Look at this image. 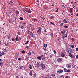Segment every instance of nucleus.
<instances>
[{
	"label": "nucleus",
	"instance_id": "obj_1",
	"mask_svg": "<svg viewBox=\"0 0 78 78\" xmlns=\"http://www.w3.org/2000/svg\"><path fill=\"white\" fill-rule=\"evenodd\" d=\"M40 66L42 69H44L45 68V65L43 63H41Z\"/></svg>",
	"mask_w": 78,
	"mask_h": 78
},
{
	"label": "nucleus",
	"instance_id": "obj_2",
	"mask_svg": "<svg viewBox=\"0 0 78 78\" xmlns=\"http://www.w3.org/2000/svg\"><path fill=\"white\" fill-rule=\"evenodd\" d=\"M67 52H68L69 54H72V49H69L68 51H67Z\"/></svg>",
	"mask_w": 78,
	"mask_h": 78
},
{
	"label": "nucleus",
	"instance_id": "obj_3",
	"mask_svg": "<svg viewBox=\"0 0 78 78\" xmlns=\"http://www.w3.org/2000/svg\"><path fill=\"white\" fill-rule=\"evenodd\" d=\"M66 67L67 68L70 69V68H71V65L69 64H68L66 65Z\"/></svg>",
	"mask_w": 78,
	"mask_h": 78
},
{
	"label": "nucleus",
	"instance_id": "obj_4",
	"mask_svg": "<svg viewBox=\"0 0 78 78\" xmlns=\"http://www.w3.org/2000/svg\"><path fill=\"white\" fill-rule=\"evenodd\" d=\"M37 33H38V34L40 35L41 34V33H42V31L41 30H37Z\"/></svg>",
	"mask_w": 78,
	"mask_h": 78
},
{
	"label": "nucleus",
	"instance_id": "obj_5",
	"mask_svg": "<svg viewBox=\"0 0 78 78\" xmlns=\"http://www.w3.org/2000/svg\"><path fill=\"white\" fill-rule=\"evenodd\" d=\"M26 12H27L28 13H31L32 12V11L30 9H28L26 11Z\"/></svg>",
	"mask_w": 78,
	"mask_h": 78
},
{
	"label": "nucleus",
	"instance_id": "obj_6",
	"mask_svg": "<svg viewBox=\"0 0 78 78\" xmlns=\"http://www.w3.org/2000/svg\"><path fill=\"white\" fill-rule=\"evenodd\" d=\"M62 61V59L61 58H59L57 60V61H58V62H59Z\"/></svg>",
	"mask_w": 78,
	"mask_h": 78
},
{
	"label": "nucleus",
	"instance_id": "obj_7",
	"mask_svg": "<svg viewBox=\"0 0 78 78\" xmlns=\"http://www.w3.org/2000/svg\"><path fill=\"white\" fill-rule=\"evenodd\" d=\"M69 56L70 57L72 58L74 57V56L73 55L71 54H69Z\"/></svg>",
	"mask_w": 78,
	"mask_h": 78
},
{
	"label": "nucleus",
	"instance_id": "obj_8",
	"mask_svg": "<svg viewBox=\"0 0 78 78\" xmlns=\"http://www.w3.org/2000/svg\"><path fill=\"white\" fill-rule=\"evenodd\" d=\"M29 67L30 69H33V66L31 64H30L29 65Z\"/></svg>",
	"mask_w": 78,
	"mask_h": 78
},
{
	"label": "nucleus",
	"instance_id": "obj_9",
	"mask_svg": "<svg viewBox=\"0 0 78 78\" xmlns=\"http://www.w3.org/2000/svg\"><path fill=\"white\" fill-rule=\"evenodd\" d=\"M64 72V71L63 70H61L58 71H57V72L58 73H62V72Z\"/></svg>",
	"mask_w": 78,
	"mask_h": 78
},
{
	"label": "nucleus",
	"instance_id": "obj_10",
	"mask_svg": "<svg viewBox=\"0 0 78 78\" xmlns=\"http://www.w3.org/2000/svg\"><path fill=\"white\" fill-rule=\"evenodd\" d=\"M66 31H67V30H66L63 31H62L61 32V33H62L63 34H64L66 33Z\"/></svg>",
	"mask_w": 78,
	"mask_h": 78
},
{
	"label": "nucleus",
	"instance_id": "obj_11",
	"mask_svg": "<svg viewBox=\"0 0 78 78\" xmlns=\"http://www.w3.org/2000/svg\"><path fill=\"white\" fill-rule=\"evenodd\" d=\"M37 68H39L40 67V64H39V62L37 63Z\"/></svg>",
	"mask_w": 78,
	"mask_h": 78
},
{
	"label": "nucleus",
	"instance_id": "obj_12",
	"mask_svg": "<svg viewBox=\"0 0 78 78\" xmlns=\"http://www.w3.org/2000/svg\"><path fill=\"white\" fill-rule=\"evenodd\" d=\"M30 36H31V37H33V33H32V32H30Z\"/></svg>",
	"mask_w": 78,
	"mask_h": 78
},
{
	"label": "nucleus",
	"instance_id": "obj_13",
	"mask_svg": "<svg viewBox=\"0 0 78 78\" xmlns=\"http://www.w3.org/2000/svg\"><path fill=\"white\" fill-rule=\"evenodd\" d=\"M65 55H64V53H62L61 54V56L62 57H64Z\"/></svg>",
	"mask_w": 78,
	"mask_h": 78
},
{
	"label": "nucleus",
	"instance_id": "obj_14",
	"mask_svg": "<svg viewBox=\"0 0 78 78\" xmlns=\"http://www.w3.org/2000/svg\"><path fill=\"white\" fill-rule=\"evenodd\" d=\"M25 59L26 61H28L29 60V57L27 56L26 57Z\"/></svg>",
	"mask_w": 78,
	"mask_h": 78
},
{
	"label": "nucleus",
	"instance_id": "obj_15",
	"mask_svg": "<svg viewBox=\"0 0 78 78\" xmlns=\"http://www.w3.org/2000/svg\"><path fill=\"white\" fill-rule=\"evenodd\" d=\"M51 76H53V77H54V78L55 77V74L54 73L51 74Z\"/></svg>",
	"mask_w": 78,
	"mask_h": 78
},
{
	"label": "nucleus",
	"instance_id": "obj_16",
	"mask_svg": "<svg viewBox=\"0 0 78 78\" xmlns=\"http://www.w3.org/2000/svg\"><path fill=\"white\" fill-rule=\"evenodd\" d=\"M15 14H19V12L18 11H17L16 12H15Z\"/></svg>",
	"mask_w": 78,
	"mask_h": 78
},
{
	"label": "nucleus",
	"instance_id": "obj_17",
	"mask_svg": "<svg viewBox=\"0 0 78 78\" xmlns=\"http://www.w3.org/2000/svg\"><path fill=\"white\" fill-rule=\"evenodd\" d=\"M64 72H67V69H66V68H64Z\"/></svg>",
	"mask_w": 78,
	"mask_h": 78
},
{
	"label": "nucleus",
	"instance_id": "obj_18",
	"mask_svg": "<svg viewBox=\"0 0 78 78\" xmlns=\"http://www.w3.org/2000/svg\"><path fill=\"white\" fill-rule=\"evenodd\" d=\"M4 54H5V53L4 52H2L1 53V54H0V56H2V55H3Z\"/></svg>",
	"mask_w": 78,
	"mask_h": 78
},
{
	"label": "nucleus",
	"instance_id": "obj_19",
	"mask_svg": "<svg viewBox=\"0 0 78 78\" xmlns=\"http://www.w3.org/2000/svg\"><path fill=\"white\" fill-rule=\"evenodd\" d=\"M18 58V55H17V54H15V58L16 59H17Z\"/></svg>",
	"mask_w": 78,
	"mask_h": 78
},
{
	"label": "nucleus",
	"instance_id": "obj_20",
	"mask_svg": "<svg viewBox=\"0 0 78 78\" xmlns=\"http://www.w3.org/2000/svg\"><path fill=\"white\" fill-rule=\"evenodd\" d=\"M15 40H16V41H18L19 37H16V38H15Z\"/></svg>",
	"mask_w": 78,
	"mask_h": 78
},
{
	"label": "nucleus",
	"instance_id": "obj_21",
	"mask_svg": "<svg viewBox=\"0 0 78 78\" xmlns=\"http://www.w3.org/2000/svg\"><path fill=\"white\" fill-rule=\"evenodd\" d=\"M20 20H23V18L20 17Z\"/></svg>",
	"mask_w": 78,
	"mask_h": 78
},
{
	"label": "nucleus",
	"instance_id": "obj_22",
	"mask_svg": "<svg viewBox=\"0 0 78 78\" xmlns=\"http://www.w3.org/2000/svg\"><path fill=\"white\" fill-rule=\"evenodd\" d=\"M63 22L64 23H67V20H63Z\"/></svg>",
	"mask_w": 78,
	"mask_h": 78
},
{
	"label": "nucleus",
	"instance_id": "obj_23",
	"mask_svg": "<svg viewBox=\"0 0 78 78\" xmlns=\"http://www.w3.org/2000/svg\"><path fill=\"white\" fill-rule=\"evenodd\" d=\"M33 72H32V71H30V75H31V76H32V75H33Z\"/></svg>",
	"mask_w": 78,
	"mask_h": 78
},
{
	"label": "nucleus",
	"instance_id": "obj_24",
	"mask_svg": "<svg viewBox=\"0 0 78 78\" xmlns=\"http://www.w3.org/2000/svg\"><path fill=\"white\" fill-rule=\"evenodd\" d=\"M37 59H39V60H41V59H42V58H41L40 57H37Z\"/></svg>",
	"mask_w": 78,
	"mask_h": 78
},
{
	"label": "nucleus",
	"instance_id": "obj_25",
	"mask_svg": "<svg viewBox=\"0 0 78 78\" xmlns=\"http://www.w3.org/2000/svg\"><path fill=\"white\" fill-rule=\"evenodd\" d=\"M3 62H0V65L1 66H2V65H3Z\"/></svg>",
	"mask_w": 78,
	"mask_h": 78
},
{
	"label": "nucleus",
	"instance_id": "obj_26",
	"mask_svg": "<svg viewBox=\"0 0 78 78\" xmlns=\"http://www.w3.org/2000/svg\"><path fill=\"white\" fill-rule=\"evenodd\" d=\"M43 46L44 47L46 48L47 46V45L46 44H44V45Z\"/></svg>",
	"mask_w": 78,
	"mask_h": 78
},
{
	"label": "nucleus",
	"instance_id": "obj_27",
	"mask_svg": "<svg viewBox=\"0 0 78 78\" xmlns=\"http://www.w3.org/2000/svg\"><path fill=\"white\" fill-rule=\"evenodd\" d=\"M20 28H21V29H23L24 28V27L23 26H21L20 27Z\"/></svg>",
	"mask_w": 78,
	"mask_h": 78
},
{
	"label": "nucleus",
	"instance_id": "obj_28",
	"mask_svg": "<svg viewBox=\"0 0 78 78\" xmlns=\"http://www.w3.org/2000/svg\"><path fill=\"white\" fill-rule=\"evenodd\" d=\"M70 47H72L73 48H74V45H70Z\"/></svg>",
	"mask_w": 78,
	"mask_h": 78
},
{
	"label": "nucleus",
	"instance_id": "obj_29",
	"mask_svg": "<svg viewBox=\"0 0 78 78\" xmlns=\"http://www.w3.org/2000/svg\"><path fill=\"white\" fill-rule=\"evenodd\" d=\"M33 30H34V27H31L32 31H33Z\"/></svg>",
	"mask_w": 78,
	"mask_h": 78
},
{
	"label": "nucleus",
	"instance_id": "obj_30",
	"mask_svg": "<svg viewBox=\"0 0 78 78\" xmlns=\"http://www.w3.org/2000/svg\"><path fill=\"white\" fill-rule=\"evenodd\" d=\"M54 53L55 55L56 54V51L55 50H54Z\"/></svg>",
	"mask_w": 78,
	"mask_h": 78
},
{
	"label": "nucleus",
	"instance_id": "obj_31",
	"mask_svg": "<svg viewBox=\"0 0 78 78\" xmlns=\"http://www.w3.org/2000/svg\"><path fill=\"white\" fill-rule=\"evenodd\" d=\"M38 30H42V28H41V27H39L38 28Z\"/></svg>",
	"mask_w": 78,
	"mask_h": 78
},
{
	"label": "nucleus",
	"instance_id": "obj_32",
	"mask_svg": "<svg viewBox=\"0 0 78 78\" xmlns=\"http://www.w3.org/2000/svg\"><path fill=\"white\" fill-rule=\"evenodd\" d=\"M25 51L24 50L22 51H21L22 53H25Z\"/></svg>",
	"mask_w": 78,
	"mask_h": 78
},
{
	"label": "nucleus",
	"instance_id": "obj_33",
	"mask_svg": "<svg viewBox=\"0 0 78 78\" xmlns=\"http://www.w3.org/2000/svg\"><path fill=\"white\" fill-rule=\"evenodd\" d=\"M64 28H68V26L65 25L64 26Z\"/></svg>",
	"mask_w": 78,
	"mask_h": 78
},
{
	"label": "nucleus",
	"instance_id": "obj_34",
	"mask_svg": "<svg viewBox=\"0 0 78 78\" xmlns=\"http://www.w3.org/2000/svg\"><path fill=\"white\" fill-rule=\"evenodd\" d=\"M50 23L51 24H52V25H55V24L53 23L52 22H50Z\"/></svg>",
	"mask_w": 78,
	"mask_h": 78
},
{
	"label": "nucleus",
	"instance_id": "obj_35",
	"mask_svg": "<svg viewBox=\"0 0 78 78\" xmlns=\"http://www.w3.org/2000/svg\"><path fill=\"white\" fill-rule=\"evenodd\" d=\"M51 36L52 37L53 36V33H51L50 34Z\"/></svg>",
	"mask_w": 78,
	"mask_h": 78
},
{
	"label": "nucleus",
	"instance_id": "obj_36",
	"mask_svg": "<svg viewBox=\"0 0 78 78\" xmlns=\"http://www.w3.org/2000/svg\"><path fill=\"white\" fill-rule=\"evenodd\" d=\"M27 28H28L29 30H31V27H27Z\"/></svg>",
	"mask_w": 78,
	"mask_h": 78
},
{
	"label": "nucleus",
	"instance_id": "obj_37",
	"mask_svg": "<svg viewBox=\"0 0 78 78\" xmlns=\"http://www.w3.org/2000/svg\"><path fill=\"white\" fill-rule=\"evenodd\" d=\"M60 40H61V38H60L59 37H58V41H60Z\"/></svg>",
	"mask_w": 78,
	"mask_h": 78
},
{
	"label": "nucleus",
	"instance_id": "obj_38",
	"mask_svg": "<svg viewBox=\"0 0 78 78\" xmlns=\"http://www.w3.org/2000/svg\"><path fill=\"white\" fill-rule=\"evenodd\" d=\"M71 40L72 41H75V39L73 38H72Z\"/></svg>",
	"mask_w": 78,
	"mask_h": 78
},
{
	"label": "nucleus",
	"instance_id": "obj_39",
	"mask_svg": "<svg viewBox=\"0 0 78 78\" xmlns=\"http://www.w3.org/2000/svg\"><path fill=\"white\" fill-rule=\"evenodd\" d=\"M52 57H53V55H51L50 56V58H51Z\"/></svg>",
	"mask_w": 78,
	"mask_h": 78
},
{
	"label": "nucleus",
	"instance_id": "obj_40",
	"mask_svg": "<svg viewBox=\"0 0 78 78\" xmlns=\"http://www.w3.org/2000/svg\"><path fill=\"white\" fill-rule=\"evenodd\" d=\"M8 44H9V43H7V44H5L6 46H8Z\"/></svg>",
	"mask_w": 78,
	"mask_h": 78
},
{
	"label": "nucleus",
	"instance_id": "obj_41",
	"mask_svg": "<svg viewBox=\"0 0 78 78\" xmlns=\"http://www.w3.org/2000/svg\"><path fill=\"white\" fill-rule=\"evenodd\" d=\"M15 40V39L14 38L12 39V41H13L14 42V41Z\"/></svg>",
	"mask_w": 78,
	"mask_h": 78
},
{
	"label": "nucleus",
	"instance_id": "obj_42",
	"mask_svg": "<svg viewBox=\"0 0 78 78\" xmlns=\"http://www.w3.org/2000/svg\"><path fill=\"white\" fill-rule=\"evenodd\" d=\"M28 42H29V41H27V42L25 43V44H28Z\"/></svg>",
	"mask_w": 78,
	"mask_h": 78
},
{
	"label": "nucleus",
	"instance_id": "obj_43",
	"mask_svg": "<svg viewBox=\"0 0 78 78\" xmlns=\"http://www.w3.org/2000/svg\"><path fill=\"white\" fill-rule=\"evenodd\" d=\"M76 51H78V48H77L76 50Z\"/></svg>",
	"mask_w": 78,
	"mask_h": 78
},
{
	"label": "nucleus",
	"instance_id": "obj_44",
	"mask_svg": "<svg viewBox=\"0 0 78 78\" xmlns=\"http://www.w3.org/2000/svg\"><path fill=\"white\" fill-rule=\"evenodd\" d=\"M21 59V58H18V60L19 61H20V60Z\"/></svg>",
	"mask_w": 78,
	"mask_h": 78
},
{
	"label": "nucleus",
	"instance_id": "obj_45",
	"mask_svg": "<svg viewBox=\"0 0 78 78\" xmlns=\"http://www.w3.org/2000/svg\"><path fill=\"white\" fill-rule=\"evenodd\" d=\"M55 12H58V9H57L55 11Z\"/></svg>",
	"mask_w": 78,
	"mask_h": 78
},
{
	"label": "nucleus",
	"instance_id": "obj_46",
	"mask_svg": "<svg viewBox=\"0 0 78 78\" xmlns=\"http://www.w3.org/2000/svg\"><path fill=\"white\" fill-rule=\"evenodd\" d=\"M12 3H13V2H10V5L11 6H12Z\"/></svg>",
	"mask_w": 78,
	"mask_h": 78
},
{
	"label": "nucleus",
	"instance_id": "obj_47",
	"mask_svg": "<svg viewBox=\"0 0 78 78\" xmlns=\"http://www.w3.org/2000/svg\"><path fill=\"white\" fill-rule=\"evenodd\" d=\"M36 76V74H34V78H35Z\"/></svg>",
	"mask_w": 78,
	"mask_h": 78
},
{
	"label": "nucleus",
	"instance_id": "obj_48",
	"mask_svg": "<svg viewBox=\"0 0 78 78\" xmlns=\"http://www.w3.org/2000/svg\"><path fill=\"white\" fill-rule=\"evenodd\" d=\"M64 36H65V37H67V34H65Z\"/></svg>",
	"mask_w": 78,
	"mask_h": 78
},
{
	"label": "nucleus",
	"instance_id": "obj_49",
	"mask_svg": "<svg viewBox=\"0 0 78 78\" xmlns=\"http://www.w3.org/2000/svg\"><path fill=\"white\" fill-rule=\"evenodd\" d=\"M62 25H63V23H62L61 24H60V26H62Z\"/></svg>",
	"mask_w": 78,
	"mask_h": 78
},
{
	"label": "nucleus",
	"instance_id": "obj_50",
	"mask_svg": "<svg viewBox=\"0 0 78 78\" xmlns=\"http://www.w3.org/2000/svg\"><path fill=\"white\" fill-rule=\"evenodd\" d=\"M34 21H35V22H36V21H37V20H36V19H34Z\"/></svg>",
	"mask_w": 78,
	"mask_h": 78
},
{
	"label": "nucleus",
	"instance_id": "obj_51",
	"mask_svg": "<svg viewBox=\"0 0 78 78\" xmlns=\"http://www.w3.org/2000/svg\"><path fill=\"white\" fill-rule=\"evenodd\" d=\"M23 67V66H20V69H22V68Z\"/></svg>",
	"mask_w": 78,
	"mask_h": 78
},
{
	"label": "nucleus",
	"instance_id": "obj_52",
	"mask_svg": "<svg viewBox=\"0 0 78 78\" xmlns=\"http://www.w3.org/2000/svg\"><path fill=\"white\" fill-rule=\"evenodd\" d=\"M70 72V70H67V72Z\"/></svg>",
	"mask_w": 78,
	"mask_h": 78
},
{
	"label": "nucleus",
	"instance_id": "obj_53",
	"mask_svg": "<svg viewBox=\"0 0 78 78\" xmlns=\"http://www.w3.org/2000/svg\"><path fill=\"white\" fill-rule=\"evenodd\" d=\"M42 19H43V20H45V18L44 17L42 18Z\"/></svg>",
	"mask_w": 78,
	"mask_h": 78
},
{
	"label": "nucleus",
	"instance_id": "obj_54",
	"mask_svg": "<svg viewBox=\"0 0 78 78\" xmlns=\"http://www.w3.org/2000/svg\"><path fill=\"white\" fill-rule=\"evenodd\" d=\"M26 48H29V47L28 46H26Z\"/></svg>",
	"mask_w": 78,
	"mask_h": 78
},
{
	"label": "nucleus",
	"instance_id": "obj_55",
	"mask_svg": "<svg viewBox=\"0 0 78 78\" xmlns=\"http://www.w3.org/2000/svg\"><path fill=\"white\" fill-rule=\"evenodd\" d=\"M70 9L71 11H72V9H73V8H70Z\"/></svg>",
	"mask_w": 78,
	"mask_h": 78
},
{
	"label": "nucleus",
	"instance_id": "obj_56",
	"mask_svg": "<svg viewBox=\"0 0 78 78\" xmlns=\"http://www.w3.org/2000/svg\"><path fill=\"white\" fill-rule=\"evenodd\" d=\"M43 55H41V56H39V57H40V58H42V57L43 56Z\"/></svg>",
	"mask_w": 78,
	"mask_h": 78
},
{
	"label": "nucleus",
	"instance_id": "obj_57",
	"mask_svg": "<svg viewBox=\"0 0 78 78\" xmlns=\"http://www.w3.org/2000/svg\"><path fill=\"white\" fill-rule=\"evenodd\" d=\"M4 51H5V52H6V49H4Z\"/></svg>",
	"mask_w": 78,
	"mask_h": 78
},
{
	"label": "nucleus",
	"instance_id": "obj_58",
	"mask_svg": "<svg viewBox=\"0 0 78 78\" xmlns=\"http://www.w3.org/2000/svg\"><path fill=\"white\" fill-rule=\"evenodd\" d=\"M14 19H15V20L16 21V20H17V18H14Z\"/></svg>",
	"mask_w": 78,
	"mask_h": 78
},
{
	"label": "nucleus",
	"instance_id": "obj_59",
	"mask_svg": "<svg viewBox=\"0 0 78 78\" xmlns=\"http://www.w3.org/2000/svg\"><path fill=\"white\" fill-rule=\"evenodd\" d=\"M71 31L72 33H73V30H71Z\"/></svg>",
	"mask_w": 78,
	"mask_h": 78
},
{
	"label": "nucleus",
	"instance_id": "obj_60",
	"mask_svg": "<svg viewBox=\"0 0 78 78\" xmlns=\"http://www.w3.org/2000/svg\"><path fill=\"white\" fill-rule=\"evenodd\" d=\"M20 32H18V34H19V35H20Z\"/></svg>",
	"mask_w": 78,
	"mask_h": 78
},
{
	"label": "nucleus",
	"instance_id": "obj_61",
	"mask_svg": "<svg viewBox=\"0 0 78 78\" xmlns=\"http://www.w3.org/2000/svg\"><path fill=\"white\" fill-rule=\"evenodd\" d=\"M65 78H69V77H68V76H66Z\"/></svg>",
	"mask_w": 78,
	"mask_h": 78
},
{
	"label": "nucleus",
	"instance_id": "obj_62",
	"mask_svg": "<svg viewBox=\"0 0 78 78\" xmlns=\"http://www.w3.org/2000/svg\"><path fill=\"white\" fill-rule=\"evenodd\" d=\"M16 78H20L19 77V76H16Z\"/></svg>",
	"mask_w": 78,
	"mask_h": 78
},
{
	"label": "nucleus",
	"instance_id": "obj_63",
	"mask_svg": "<svg viewBox=\"0 0 78 78\" xmlns=\"http://www.w3.org/2000/svg\"><path fill=\"white\" fill-rule=\"evenodd\" d=\"M31 52L29 53V55H31Z\"/></svg>",
	"mask_w": 78,
	"mask_h": 78
},
{
	"label": "nucleus",
	"instance_id": "obj_64",
	"mask_svg": "<svg viewBox=\"0 0 78 78\" xmlns=\"http://www.w3.org/2000/svg\"><path fill=\"white\" fill-rule=\"evenodd\" d=\"M76 16L78 17V13H77V14L76 15Z\"/></svg>",
	"mask_w": 78,
	"mask_h": 78
}]
</instances>
